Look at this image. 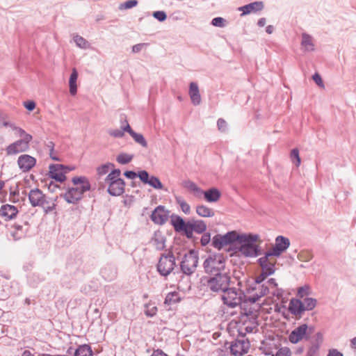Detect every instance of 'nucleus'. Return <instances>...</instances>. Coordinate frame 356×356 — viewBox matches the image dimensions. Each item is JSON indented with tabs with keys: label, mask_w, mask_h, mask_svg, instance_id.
Listing matches in <instances>:
<instances>
[{
	"label": "nucleus",
	"mask_w": 356,
	"mask_h": 356,
	"mask_svg": "<svg viewBox=\"0 0 356 356\" xmlns=\"http://www.w3.org/2000/svg\"><path fill=\"white\" fill-rule=\"evenodd\" d=\"M327 356H343V353L335 348L330 349Z\"/></svg>",
	"instance_id": "338daca9"
},
{
	"label": "nucleus",
	"mask_w": 356,
	"mask_h": 356,
	"mask_svg": "<svg viewBox=\"0 0 356 356\" xmlns=\"http://www.w3.org/2000/svg\"><path fill=\"white\" fill-rule=\"evenodd\" d=\"M146 46H147V44L146 43H139L135 44L132 47V52L134 54L139 53Z\"/></svg>",
	"instance_id": "680f3d73"
},
{
	"label": "nucleus",
	"mask_w": 356,
	"mask_h": 356,
	"mask_svg": "<svg viewBox=\"0 0 356 356\" xmlns=\"http://www.w3.org/2000/svg\"><path fill=\"white\" fill-rule=\"evenodd\" d=\"M138 177L145 184H147L150 177L148 174V172L145 170H142L138 172Z\"/></svg>",
	"instance_id": "5fc2aeb1"
},
{
	"label": "nucleus",
	"mask_w": 356,
	"mask_h": 356,
	"mask_svg": "<svg viewBox=\"0 0 356 356\" xmlns=\"http://www.w3.org/2000/svg\"><path fill=\"white\" fill-rule=\"evenodd\" d=\"M31 140L32 139L26 136L25 138H21L13 142L6 148L7 155H15L28 151Z\"/></svg>",
	"instance_id": "f8f14e48"
},
{
	"label": "nucleus",
	"mask_w": 356,
	"mask_h": 356,
	"mask_svg": "<svg viewBox=\"0 0 356 356\" xmlns=\"http://www.w3.org/2000/svg\"><path fill=\"white\" fill-rule=\"evenodd\" d=\"M10 129H12L15 132V134L22 138H25L26 136L29 137L30 139H32L33 137L31 135L27 134L24 129L22 128L17 127L14 123L11 122L10 125L9 127Z\"/></svg>",
	"instance_id": "e433bc0d"
},
{
	"label": "nucleus",
	"mask_w": 356,
	"mask_h": 356,
	"mask_svg": "<svg viewBox=\"0 0 356 356\" xmlns=\"http://www.w3.org/2000/svg\"><path fill=\"white\" fill-rule=\"evenodd\" d=\"M124 128L125 124H122L120 129H110L108 131V134L112 137L120 138L124 136V132L126 131Z\"/></svg>",
	"instance_id": "4c0bfd02"
},
{
	"label": "nucleus",
	"mask_w": 356,
	"mask_h": 356,
	"mask_svg": "<svg viewBox=\"0 0 356 356\" xmlns=\"http://www.w3.org/2000/svg\"><path fill=\"white\" fill-rule=\"evenodd\" d=\"M289 310L298 318H301L303 312H305L302 305V301L297 298H292L290 300Z\"/></svg>",
	"instance_id": "4be33fe9"
},
{
	"label": "nucleus",
	"mask_w": 356,
	"mask_h": 356,
	"mask_svg": "<svg viewBox=\"0 0 356 356\" xmlns=\"http://www.w3.org/2000/svg\"><path fill=\"white\" fill-rule=\"evenodd\" d=\"M312 79L314 81V82L321 88H324V84H323V80L321 77V76L319 75V74L318 73H315L313 76H312Z\"/></svg>",
	"instance_id": "052dcab7"
},
{
	"label": "nucleus",
	"mask_w": 356,
	"mask_h": 356,
	"mask_svg": "<svg viewBox=\"0 0 356 356\" xmlns=\"http://www.w3.org/2000/svg\"><path fill=\"white\" fill-rule=\"evenodd\" d=\"M18 213L17 207L10 204H4L0 209V215L6 220H10L15 218Z\"/></svg>",
	"instance_id": "b1692460"
},
{
	"label": "nucleus",
	"mask_w": 356,
	"mask_h": 356,
	"mask_svg": "<svg viewBox=\"0 0 356 356\" xmlns=\"http://www.w3.org/2000/svg\"><path fill=\"white\" fill-rule=\"evenodd\" d=\"M138 4L136 0H128L120 5V9H130L135 7Z\"/></svg>",
	"instance_id": "8fccbe9b"
},
{
	"label": "nucleus",
	"mask_w": 356,
	"mask_h": 356,
	"mask_svg": "<svg viewBox=\"0 0 356 356\" xmlns=\"http://www.w3.org/2000/svg\"><path fill=\"white\" fill-rule=\"evenodd\" d=\"M204 268L207 273H221L225 268V259L222 254L209 255L204 262Z\"/></svg>",
	"instance_id": "6e6552de"
},
{
	"label": "nucleus",
	"mask_w": 356,
	"mask_h": 356,
	"mask_svg": "<svg viewBox=\"0 0 356 356\" xmlns=\"http://www.w3.org/2000/svg\"><path fill=\"white\" fill-rule=\"evenodd\" d=\"M290 246V241L288 238L283 236H278L275 239L274 245L267 252L268 255H273L275 257H280Z\"/></svg>",
	"instance_id": "ddd939ff"
},
{
	"label": "nucleus",
	"mask_w": 356,
	"mask_h": 356,
	"mask_svg": "<svg viewBox=\"0 0 356 356\" xmlns=\"http://www.w3.org/2000/svg\"><path fill=\"white\" fill-rule=\"evenodd\" d=\"M182 186L193 192L194 195L197 197H201L203 194V191L197 186V185L191 180H186L182 182Z\"/></svg>",
	"instance_id": "7c9ffc66"
},
{
	"label": "nucleus",
	"mask_w": 356,
	"mask_h": 356,
	"mask_svg": "<svg viewBox=\"0 0 356 356\" xmlns=\"http://www.w3.org/2000/svg\"><path fill=\"white\" fill-rule=\"evenodd\" d=\"M114 167V165L111 163H107L99 166L97 168V172L99 176H103L107 174L110 170Z\"/></svg>",
	"instance_id": "79ce46f5"
},
{
	"label": "nucleus",
	"mask_w": 356,
	"mask_h": 356,
	"mask_svg": "<svg viewBox=\"0 0 356 356\" xmlns=\"http://www.w3.org/2000/svg\"><path fill=\"white\" fill-rule=\"evenodd\" d=\"M153 17L159 22H163L167 18V15L164 11H155L153 13Z\"/></svg>",
	"instance_id": "864d4df0"
},
{
	"label": "nucleus",
	"mask_w": 356,
	"mask_h": 356,
	"mask_svg": "<svg viewBox=\"0 0 356 356\" xmlns=\"http://www.w3.org/2000/svg\"><path fill=\"white\" fill-rule=\"evenodd\" d=\"M260 236L256 234H241L236 243V252L245 257H256L261 254Z\"/></svg>",
	"instance_id": "f257e3e1"
},
{
	"label": "nucleus",
	"mask_w": 356,
	"mask_h": 356,
	"mask_svg": "<svg viewBox=\"0 0 356 356\" xmlns=\"http://www.w3.org/2000/svg\"><path fill=\"white\" fill-rule=\"evenodd\" d=\"M317 300L312 298H305L302 305L305 311L312 310L316 306Z\"/></svg>",
	"instance_id": "58836bf2"
},
{
	"label": "nucleus",
	"mask_w": 356,
	"mask_h": 356,
	"mask_svg": "<svg viewBox=\"0 0 356 356\" xmlns=\"http://www.w3.org/2000/svg\"><path fill=\"white\" fill-rule=\"evenodd\" d=\"M134 158V155L127 154V153H120L116 158L117 161L120 164H127L131 161Z\"/></svg>",
	"instance_id": "a19ab883"
},
{
	"label": "nucleus",
	"mask_w": 356,
	"mask_h": 356,
	"mask_svg": "<svg viewBox=\"0 0 356 356\" xmlns=\"http://www.w3.org/2000/svg\"><path fill=\"white\" fill-rule=\"evenodd\" d=\"M274 356H291V351L289 348L284 347L277 349Z\"/></svg>",
	"instance_id": "3c124183"
},
{
	"label": "nucleus",
	"mask_w": 356,
	"mask_h": 356,
	"mask_svg": "<svg viewBox=\"0 0 356 356\" xmlns=\"http://www.w3.org/2000/svg\"><path fill=\"white\" fill-rule=\"evenodd\" d=\"M188 94L194 105L197 106L201 103V96L198 86L196 83L191 82L190 83Z\"/></svg>",
	"instance_id": "393cba45"
},
{
	"label": "nucleus",
	"mask_w": 356,
	"mask_h": 356,
	"mask_svg": "<svg viewBox=\"0 0 356 356\" xmlns=\"http://www.w3.org/2000/svg\"><path fill=\"white\" fill-rule=\"evenodd\" d=\"M250 348V343L247 339H237L232 341L230 346V353L234 356H243L248 353Z\"/></svg>",
	"instance_id": "dca6fc26"
},
{
	"label": "nucleus",
	"mask_w": 356,
	"mask_h": 356,
	"mask_svg": "<svg viewBox=\"0 0 356 356\" xmlns=\"http://www.w3.org/2000/svg\"><path fill=\"white\" fill-rule=\"evenodd\" d=\"M207 229L206 223L201 220H188L187 238L193 237V232L197 234L203 233Z\"/></svg>",
	"instance_id": "6ab92c4d"
},
{
	"label": "nucleus",
	"mask_w": 356,
	"mask_h": 356,
	"mask_svg": "<svg viewBox=\"0 0 356 356\" xmlns=\"http://www.w3.org/2000/svg\"><path fill=\"white\" fill-rule=\"evenodd\" d=\"M147 184L155 189H162L163 186L159 179L154 176H151Z\"/></svg>",
	"instance_id": "c03bdc74"
},
{
	"label": "nucleus",
	"mask_w": 356,
	"mask_h": 356,
	"mask_svg": "<svg viewBox=\"0 0 356 356\" xmlns=\"http://www.w3.org/2000/svg\"><path fill=\"white\" fill-rule=\"evenodd\" d=\"M74 41L76 43V46L81 49H88L90 47L89 42L83 37L80 35H75L74 37Z\"/></svg>",
	"instance_id": "ea45409f"
},
{
	"label": "nucleus",
	"mask_w": 356,
	"mask_h": 356,
	"mask_svg": "<svg viewBox=\"0 0 356 356\" xmlns=\"http://www.w3.org/2000/svg\"><path fill=\"white\" fill-rule=\"evenodd\" d=\"M124 185L125 184L123 179L110 183L108 188V192L113 196L120 195L124 191Z\"/></svg>",
	"instance_id": "5701e85b"
},
{
	"label": "nucleus",
	"mask_w": 356,
	"mask_h": 356,
	"mask_svg": "<svg viewBox=\"0 0 356 356\" xmlns=\"http://www.w3.org/2000/svg\"><path fill=\"white\" fill-rule=\"evenodd\" d=\"M175 200L185 214L188 215L191 213L190 205L181 197H175Z\"/></svg>",
	"instance_id": "c9c22d12"
},
{
	"label": "nucleus",
	"mask_w": 356,
	"mask_h": 356,
	"mask_svg": "<svg viewBox=\"0 0 356 356\" xmlns=\"http://www.w3.org/2000/svg\"><path fill=\"white\" fill-rule=\"evenodd\" d=\"M24 107L31 111L35 109V103L33 101H27L24 102Z\"/></svg>",
	"instance_id": "69168bd1"
},
{
	"label": "nucleus",
	"mask_w": 356,
	"mask_h": 356,
	"mask_svg": "<svg viewBox=\"0 0 356 356\" xmlns=\"http://www.w3.org/2000/svg\"><path fill=\"white\" fill-rule=\"evenodd\" d=\"M196 213L198 216L203 218H210L215 215V212L212 209L203 204L196 207Z\"/></svg>",
	"instance_id": "473e14b6"
},
{
	"label": "nucleus",
	"mask_w": 356,
	"mask_h": 356,
	"mask_svg": "<svg viewBox=\"0 0 356 356\" xmlns=\"http://www.w3.org/2000/svg\"><path fill=\"white\" fill-rule=\"evenodd\" d=\"M10 122L8 120V115L3 111H0V126L8 127L10 125Z\"/></svg>",
	"instance_id": "09e8293b"
},
{
	"label": "nucleus",
	"mask_w": 356,
	"mask_h": 356,
	"mask_svg": "<svg viewBox=\"0 0 356 356\" xmlns=\"http://www.w3.org/2000/svg\"><path fill=\"white\" fill-rule=\"evenodd\" d=\"M269 292V287L266 284H260L259 282H254L246 289L248 300L254 303Z\"/></svg>",
	"instance_id": "0eeeda50"
},
{
	"label": "nucleus",
	"mask_w": 356,
	"mask_h": 356,
	"mask_svg": "<svg viewBox=\"0 0 356 356\" xmlns=\"http://www.w3.org/2000/svg\"><path fill=\"white\" fill-rule=\"evenodd\" d=\"M177 296L176 293H170L167 295L165 299V304H171L172 302H175L177 299L175 298Z\"/></svg>",
	"instance_id": "13d9d810"
},
{
	"label": "nucleus",
	"mask_w": 356,
	"mask_h": 356,
	"mask_svg": "<svg viewBox=\"0 0 356 356\" xmlns=\"http://www.w3.org/2000/svg\"><path fill=\"white\" fill-rule=\"evenodd\" d=\"M239 235L236 232L232 231L224 235L218 234L213 238V246L218 250L238 241Z\"/></svg>",
	"instance_id": "9b49d317"
},
{
	"label": "nucleus",
	"mask_w": 356,
	"mask_h": 356,
	"mask_svg": "<svg viewBox=\"0 0 356 356\" xmlns=\"http://www.w3.org/2000/svg\"><path fill=\"white\" fill-rule=\"evenodd\" d=\"M319 349L318 344H310L305 356H318Z\"/></svg>",
	"instance_id": "49530a36"
},
{
	"label": "nucleus",
	"mask_w": 356,
	"mask_h": 356,
	"mask_svg": "<svg viewBox=\"0 0 356 356\" xmlns=\"http://www.w3.org/2000/svg\"><path fill=\"white\" fill-rule=\"evenodd\" d=\"M225 19H223L222 17H218L212 19L211 24L217 27H224L225 26Z\"/></svg>",
	"instance_id": "603ef678"
},
{
	"label": "nucleus",
	"mask_w": 356,
	"mask_h": 356,
	"mask_svg": "<svg viewBox=\"0 0 356 356\" xmlns=\"http://www.w3.org/2000/svg\"><path fill=\"white\" fill-rule=\"evenodd\" d=\"M91 348L86 344L80 346L74 352V356H92Z\"/></svg>",
	"instance_id": "f704fd0d"
},
{
	"label": "nucleus",
	"mask_w": 356,
	"mask_h": 356,
	"mask_svg": "<svg viewBox=\"0 0 356 356\" xmlns=\"http://www.w3.org/2000/svg\"><path fill=\"white\" fill-rule=\"evenodd\" d=\"M198 264L197 252L189 250L183 253L180 262L181 270L186 275H191L196 270Z\"/></svg>",
	"instance_id": "39448f33"
},
{
	"label": "nucleus",
	"mask_w": 356,
	"mask_h": 356,
	"mask_svg": "<svg viewBox=\"0 0 356 356\" xmlns=\"http://www.w3.org/2000/svg\"><path fill=\"white\" fill-rule=\"evenodd\" d=\"M211 240V235L209 233H204L201 237V243L202 245H207Z\"/></svg>",
	"instance_id": "e2e57ef3"
},
{
	"label": "nucleus",
	"mask_w": 356,
	"mask_h": 356,
	"mask_svg": "<svg viewBox=\"0 0 356 356\" xmlns=\"http://www.w3.org/2000/svg\"><path fill=\"white\" fill-rule=\"evenodd\" d=\"M314 327L303 323L296 327L289 335V341L292 343H298L303 339H308Z\"/></svg>",
	"instance_id": "1a4fd4ad"
},
{
	"label": "nucleus",
	"mask_w": 356,
	"mask_h": 356,
	"mask_svg": "<svg viewBox=\"0 0 356 356\" xmlns=\"http://www.w3.org/2000/svg\"><path fill=\"white\" fill-rule=\"evenodd\" d=\"M78 79V72L76 68H73L69 79L70 92L72 95H75L77 92L76 81Z\"/></svg>",
	"instance_id": "2f4dec72"
},
{
	"label": "nucleus",
	"mask_w": 356,
	"mask_h": 356,
	"mask_svg": "<svg viewBox=\"0 0 356 356\" xmlns=\"http://www.w3.org/2000/svg\"><path fill=\"white\" fill-rule=\"evenodd\" d=\"M301 47L304 51H313L315 49L314 38L307 33H302Z\"/></svg>",
	"instance_id": "cd10ccee"
},
{
	"label": "nucleus",
	"mask_w": 356,
	"mask_h": 356,
	"mask_svg": "<svg viewBox=\"0 0 356 356\" xmlns=\"http://www.w3.org/2000/svg\"><path fill=\"white\" fill-rule=\"evenodd\" d=\"M72 181L74 186L69 188L63 196L67 202L76 204L82 199L83 193L90 189V184L86 177H74Z\"/></svg>",
	"instance_id": "f03ea898"
},
{
	"label": "nucleus",
	"mask_w": 356,
	"mask_h": 356,
	"mask_svg": "<svg viewBox=\"0 0 356 356\" xmlns=\"http://www.w3.org/2000/svg\"><path fill=\"white\" fill-rule=\"evenodd\" d=\"M175 258L172 253L163 254L159 261L157 270L163 276H167L174 270L175 267Z\"/></svg>",
	"instance_id": "9d476101"
},
{
	"label": "nucleus",
	"mask_w": 356,
	"mask_h": 356,
	"mask_svg": "<svg viewBox=\"0 0 356 356\" xmlns=\"http://www.w3.org/2000/svg\"><path fill=\"white\" fill-rule=\"evenodd\" d=\"M314 340L311 343V344H318V348H320L321 344L323 340V335L321 332H317L314 336Z\"/></svg>",
	"instance_id": "6e6d98bb"
},
{
	"label": "nucleus",
	"mask_w": 356,
	"mask_h": 356,
	"mask_svg": "<svg viewBox=\"0 0 356 356\" xmlns=\"http://www.w3.org/2000/svg\"><path fill=\"white\" fill-rule=\"evenodd\" d=\"M273 257V255H268V252H266L264 256L258 259L262 269V275L265 277L273 274L275 270L276 259Z\"/></svg>",
	"instance_id": "4468645a"
},
{
	"label": "nucleus",
	"mask_w": 356,
	"mask_h": 356,
	"mask_svg": "<svg viewBox=\"0 0 356 356\" xmlns=\"http://www.w3.org/2000/svg\"><path fill=\"white\" fill-rule=\"evenodd\" d=\"M165 238L161 231H156L151 239L152 245L159 250L165 248Z\"/></svg>",
	"instance_id": "a878e982"
},
{
	"label": "nucleus",
	"mask_w": 356,
	"mask_h": 356,
	"mask_svg": "<svg viewBox=\"0 0 356 356\" xmlns=\"http://www.w3.org/2000/svg\"><path fill=\"white\" fill-rule=\"evenodd\" d=\"M47 146L49 149V156H50L51 159L54 161H60L58 157H57L56 156H53V151H54V143L49 142Z\"/></svg>",
	"instance_id": "bf43d9fd"
},
{
	"label": "nucleus",
	"mask_w": 356,
	"mask_h": 356,
	"mask_svg": "<svg viewBox=\"0 0 356 356\" xmlns=\"http://www.w3.org/2000/svg\"><path fill=\"white\" fill-rule=\"evenodd\" d=\"M170 222L176 232L184 233L187 236L188 221L185 222L179 216L172 214L170 216Z\"/></svg>",
	"instance_id": "aec40b11"
},
{
	"label": "nucleus",
	"mask_w": 356,
	"mask_h": 356,
	"mask_svg": "<svg viewBox=\"0 0 356 356\" xmlns=\"http://www.w3.org/2000/svg\"><path fill=\"white\" fill-rule=\"evenodd\" d=\"M124 129L126 130V132H128L131 135V136L134 138L136 143L140 144L143 147H147V143L145 139L144 136L140 134H138L134 131L127 120H125Z\"/></svg>",
	"instance_id": "bb28decb"
},
{
	"label": "nucleus",
	"mask_w": 356,
	"mask_h": 356,
	"mask_svg": "<svg viewBox=\"0 0 356 356\" xmlns=\"http://www.w3.org/2000/svg\"><path fill=\"white\" fill-rule=\"evenodd\" d=\"M151 356H168L161 350H154Z\"/></svg>",
	"instance_id": "774afa93"
},
{
	"label": "nucleus",
	"mask_w": 356,
	"mask_h": 356,
	"mask_svg": "<svg viewBox=\"0 0 356 356\" xmlns=\"http://www.w3.org/2000/svg\"><path fill=\"white\" fill-rule=\"evenodd\" d=\"M29 199L33 207H42L46 213L52 211L56 207L55 203L38 188L30 191Z\"/></svg>",
	"instance_id": "7ed1b4c3"
},
{
	"label": "nucleus",
	"mask_w": 356,
	"mask_h": 356,
	"mask_svg": "<svg viewBox=\"0 0 356 356\" xmlns=\"http://www.w3.org/2000/svg\"><path fill=\"white\" fill-rule=\"evenodd\" d=\"M264 8L262 1H255L241 7L240 9L243 11V14H249L252 12L260 11Z\"/></svg>",
	"instance_id": "c756f323"
},
{
	"label": "nucleus",
	"mask_w": 356,
	"mask_h": 356,
	"mask_svg": "<svg viewBox=\"0 0 356 356\" xmlns=\"http://www.w3.org/2000/svg\"><path fill=\"white\" fill-rule=\"evenodd\" d=\"M169 211L163 206L157 207L152 213L150 218L157 225H163L169 218Z\"/></svg>",
	"instance_id": "f3484780"
},
{
	"label": "nucleus",
	"mask_w": 356,
	"mask_h": 356,
	"mask_svg": "<svg viewBox=\"0 0 356 356\" xmlns=\"http://www.w3.org/2000/svg\"><path fill=\"white\" fill-rule=\"evenodd\" d=\"M204 199L208 202H216L219 200L221 193L220 191L216 188H211L206 191H203Z\"/></svg>",
	"instance_id": "c85d7f7f"
},
{
	"label": "nucleus",
	"mask_w": 356,
	"mask_h": 356,
	"mask_svg": "<svg viewBox=\"0 0 356 356\" xmlns=\"http://www.w3.org/2000/svg\"><path fill=\"white\" fill-rule=\"evenodd\" d=\"M310 294L311 289L309 285H304L303 286H301L298 289L297 296L300 298H303L304 297L307 296Z\"/></svg>",
	"instance_id": "a18cd8bd"
},
{
	"label": "nucleus",
	"mask_w": 356,
	"mask_h": 356,
	"mask_svg": "<svg viewBox=\"0 0 356 356\" xmlns=\"http://www.w3.org/2000/svg\"><path fill=\"white\" fill-rule=\"evenodd\" d=\"M217 125H218L219 130H220L222 131H225L226 130L227 122L225 120L221 119V118L218 119Z\"/></svg>",
	"instance_id": "0e129e2a"
},
{
	"label": "nucleus",
	"mask_w": 356,
	"mask_h": 356,
	"mask_svg": "<svg viewBox=\"0 0 356 356\" xmlns=\"http://www.w3.org/2000/svg\"><path fill=\"white\" fill-rule=\"evenodd\" d=\"M313 258V254L309 250H302L298 254V259L302 262L309 261Z\"/></svg>",
	"instance_id": "37998d69"
},
{
	"label": "nucleus",
	"mask_w": 356,
	"mask_h": 356,
	"mask_svg": "<svg viewBox=\"0 0 356 356\" xmlns=\"http://www.w3.org/2000/svg\"><path fill=\"white\" fill-rule=\"evenodd\" d=\"M230 277L226 273H216L207 281V289L216 293L223 292L229 286Z\"/></svg>",
	"instance_id": "20e7f679"
},
{
	"label": "nucleus",
	"mask_w": 356,
	"mask_h": 356,
	"mask_svg": "<svg viewBox=\"0 0 356 356\" xmlns=\"http://www.w3.org/2000/svg\"><path fill=\"white\" fill-rule=\"evenodd\" d=\"M243 295L244 292L241 290L227 287L222 292V300L227 307L234 308L241 303Z\"/></svg>",
	"instance_id": "423d86ee"
},
{
	"label": "nucleus",
	"mask_w": 356,
	"mask_h": 356,
	"mask_svg": "<svg viewBox=\"0 0 356 356\" xmlns=\"http://www.w3.org/2000/svg\"><path fill=\"white\" fill-rule=\"evenodd\" d=\"M145 314L148 316H154L157 312V307L153 304L145 305Z\"/></svg>",
	"instance_id": "de8ad7c7"
},
{
	"label": "nucleus",
	"mask_w": 356,
	"mask_h": 356,
	"mask_svg": "<svg viewBox=\"0 0 356 356\" xmlns=\"http://www.w3.org/2000/svg\"><path fill=\"white\" fill-rule=\"evenodd\" d=\"M120 170H112L111 172L107 175V177L105 179L106 184H107L109 186L110 183L115 182L117 181L122 179L121 178H120Z\"/></svg>",
	"instance_id": "72a5a7b5"
},
{
	"label": "nucleus",
	"mask_w": 356,
	"mask_h": 356,
	"mask_svg": "<svg viewBox=\"0 0 356 356\" xmlns=\"http://www.w3.org/2000/svg\"><path fill=\"white\" fill-rule=\"evenodd\" d=\"M280 346V343L278 339L267 338L261 341L259 350L265 355L274 356Z\"/></svg>",
	"instance_id": "2eb2a0df"
},
{
	"label": "nucleus",
	"mask_w": 356,
	"mask_h": 356,
	"mask_svg": "<svg viewBox=\"0 0 356 356\" xmlns=\"http://www.w3.org/2000/svg\"><path fill=\"white\" fill-rule=\"evenodd\" d=\"M36 164V159L29 154H22L17 159V165L23 172L30 171Z\"/></svg>",
	"instance_id": "a211bd4d"
},
{
	"label": "nucleus",
	"mask_w": 356,
	"mask_h": 356,
	"mask_svg": "<svg viewBox=\"0 0 356 356\" xmlns=\"http://www.w3.org/2000/svg\"><path fill=\"white\" fill-rule=\"evenodd\" d=\"M291 157L292 159H296V165L299 166L300 164V158L299 156V152L297 149H293L291 152Z\"/></svg>",
	"instance_id": "4d7b16f0"
},
{
	"label": "nucleus",
	"mask_w": 356,
	"mask_h": 356,
	"mask_svg": "<svg viewBox=\"0 0 356 356\" xmlns=\"http://www.w3.org/2000/svg\"><path fill=\"white\" fill-rule=\"evenodd\" d=\"M65 168H67L60 164H52L49 166V176L59 182H63L66 178L65 174L67 171H64Z\"/></svg>",
	"instance_id": "412c9836"
}]
</instances>
